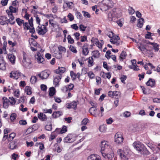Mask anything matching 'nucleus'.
Masks as SVG:
<instances>
[{
  "label": "nucleus",
  "mask_w": 160,
  "mask_h": 160,
  "mask_svg": "<svg viewBox=\"0 0 160 160\" xmlns=\"http://www.w3.org/2000/svg\"><path fill=\"white\" fill-rule=\"evenodd\" d=\"M133 146L139 152L142 154H147L149 153L148 151L145 148L143 144L139 142H135L133 143Z\"/></svg>",
  "instance_id": "f257e3e1"
},
{
  "label": "nucleus",
  "mask_w": 160,
  "mask_h": 160,
  "mask_svg": "<svg viewBox=\"0 0 160 160\" xmlns=\"http://www.w3.org/2000/svg\"><path fill=\"white\" fill-rule=\"evenodd\" d=\"M100 147L101 152H108L112 150L110 146L108 145V142L105 141L101 142Z\"/></svg>",
  "instance_id": "f03ea898"
},
{
  "label": "nucleus",
  "mask_w": 160,
  "mask_h": 160,
  "mask_svg": "<svg viewBox=\"0 0 160 160\" xmlns=\"http://www.w3.org/2000/svg\"><path fill=\"white\" fill-rule=\"evenodd\" d=\"M36 30L39 34L42 35H44L48 31L46 27L43 25H38Z\"/></svg>",
  "instance_id": "7ed1b4c3"
},
{
  "label": "nucleus",
  "mask_w": 160,
  "mask_h": 160,
  "mask_svg": "<svg viewBox=\"0 0 160 160\" xmlns=\"http://www.w3.org/2000/svg\"><path fill=\"white\" fill-rule=\"evenodd\" d=\"M76 137L75 135L69 134L64 138V142L67 143H72L75 140Z\"/></svg>",
  "instance_id": "20e7f679"
},
{
  "label": "nucleus",
  "mask_w": 160,
  "mask_h": 160,
  "mask_svg": "<svg viewBox=\"0 0 160 160\" xmlns=\"http://www.w3.org/2000/svg\"><path fill=\"white\" fill-rule=\"evenodd\" d=\"M101 153L102 156L106 159H108V160H112L114 156V154L112 150L108 152H101Z\"/></svg>",
  "instance_id": "39448f33"
},
{
  "label": "nucleus",
  "mask_w": 160,
  "mask_h": 160,
  "mask_svg": "<svg viewBox=\"0 0 160 160\" xmlns=\"http://www.w3.org/2000/svg\"><path fill=\"white\" fill-rule=\"evenodd\" d=\"M123 140L122 135L120 132L117 133L115 135V141L118 144L122 143Z\"/></svg>",
  "instance_id": "423d86ee"
},
{
  "label": "nucleus",
  "mask_w": 160,
  "mask_h": 160,
  "mask_svg": "<svg viewBox=\"0 0 160 160\" xmlns=\"http://www.w3.org/2000/svg\"><path fill=\"white\" fill-rule=\"evenodd\" d=\"M10 74V78H13L14 79L17 80L19 77L22 76V73L19 72L14 71L11 72Z\"/></svg>",
  "instance_id": "0eeeda50"
},
{
  "label": "nucleus",
  "mask_w": 160,
  "mask_h": 160,
  "mask_svg": "<svg viewBox=\"0 0 160 160\" xmlns=\"http://www.w3.org/2000/svg\"><path fill=\"white\" fill-rule=\"evenodd\" d=\"M91 42H92L95 43L96 45L99 48H102V46L104 43V42L103 40H101V42H100L98 41V39L97 38H92V39L91 40Z\"/></svg>",
  "instance_id": "6e6552de"
},
{
  "label": "nucleus",
  "mask_w": 160,
  "mask_h": 160,
  "mask_svg": "<svg viewBox=\"0 0 160 160\" xmlns=\"http://www.w3.org/2000/svg\"><path fill=\"white\" fill-rule=\"evenodd\" d=\"M78 103V102L73 101L71 103L67 104V107L68 109L73 108L76 110L77 108V104Z\"/></svg>",
  "instance_id": "1a4fd4ad"
},
{
  "label": "nucleus",
  "mask_w": 160,
  "mask_h": 160,
  "mask_svg": "<svg viewBox=\"0 0 160 160\" xmlns=\"http://www.w3.org/2000/svg\"><path fill=\"white\" fill-rule=\"evenodd\" d=\"M107 2H102L99 3L100 9L103 11H106L108 10L109 8V6L107 4Z\"/></svg>",
  "instance_id": "9d476101"
},
{
  "label": "nucleus",
  "mask_w": 160,
  "mask_h": 160,
  "mask_svg": "<svg viewBox=\"0 0 160 160\" xmlns=\"http://www.w3.org/2000/svg\"><path fill=\"white\" fill-rule=\"evenodd\" d=\"M61 75H56L54 76L53 83L55 87L58 86L59 82L62 78Z\"/></svg>",
  "instance_id": "9b49d317"
},
{
  "label": "nucleus",
  "mask_w": 160,
  "mask_h": 160,
  "mask_svg": "<svg viewBox=\"0 0 160 160\" xmlns=\"http://www.w3.org/2000/svg\"><path fill=\"white\" fill-rule=\"evenodd\" d=\"M35 58L38 63H42L44 60V58L39 52H37V54L35 55Z\"/></svg>",
  "instance_id": "f8f14e48"
},
{
  "label": "nucleus",
  "mask_w": 160,
  "mask_h": 160,
  "mask_svg": "<svg viewBox=\"0 0 160 160\" xmlns=\"http://www.w3.org/2000/svg\"><path fill=\"white\" fill-rule=\"evenodd\" d=\"M3 106L5 108H7L9 106V101L8 99L6 97H3L2 98Z\"/></svg>",
  "instance_id": "ddd939ff"
},
{
  "label": "nucleus",
  "mask_w": 160,
  "mask_h": 160,
  "mask_svg": "<svg viewBox=\"0 0 160 160\" xmlns=\"http://www.w3.org/2000/svg\"><path fill=\"white\" fill-rule=\"evenodd\" d=\"M88 44L85 43L84 44L82 47V54L85 55H87L89 53V50L88 48Z\"/></svg>",
  "instance_id": "4468645a"
},
{
  "label": "nucleus",
  "mask_w": 160,
  "mask_h": 160,
  "mask_svg": "<svg viewBox=\"0 0 160 160\" xmlns=\"http://www.w3.org/2000/svg\"><path fill=\"white\" fill-rule=\"evenodd\" d=\"M42 72V80L47 78L50 74V71L49 70H45Z\"/></svg>",
  "instance_id": "2eb2a0df"
},
{
  "label": "nucleus",
  "mask_w": 160,
  "mask_h": 160,
  "mask_svg": "<svg viewBox=\"0 0 160 160\" xmlns=\"http://www.w3.org/2000/svg\"><path fill=\"white\" fill-rule=\"evenodd\" d=\"M88 160H101L100 157L96 154H91L88 158Z\"/></svg>",
  "instance_id": "dca6fc26"
},
{
  "label": "nucleus",
  "mask_w": 160,
  "mask_h": 160,
  "mask_svg": "<svg viewBox=\"0 0 160 160\" xmlns=\"http://www.w3.org/2000/svg\"><path fill=\"white\" fill-rule=\"evenodd\" d=\"M17 141L15 140L14 141L10 142L9 144V147L11 150H13L17 148Z\"/></svg>",
  "instance_id": "f3484780"
},
{
  "label": "nucleus",
  "mask_w": 160,
  "mask_h": 160,
  "mask_svg": "<svg viewBox=\"0 0 160 160\" xmlns=\"http://www.w3.org/2000/svg\"><path fill=\"white\" fill-rule=\"evenodd\" d=\"M66 70V68L64 67H58V68L56 70L55 72L58 75H61Z\"/></svg>",
  "instance_id": "a211bd4d"
},
{
  "label": "nucleus",
  "mask_w": 160,
  "mask_h": 160,
  "mask_svg": "<svg viewBox=\"0 0 160 160\" xmlns=\"http://www.w3.org/2000/svg\"><path fill=\"white\" fill-rule=\"evenodd\" d=\"M62 112L61 111H55L52 114V116L53 118H56L62 116Z\"/></svg>",
  "instance_id": "6ab92c4d"
},
{
  "label": "nucleus",
  "mask_w": 160,
  "mask_h": 160,
  "mask_svg": "<svg viewBox=\"0 0 160 160\" xmlns=\"http://www.w3.org/2000/svg\"><path fill=\"white\" fill-rule=\"evenodd\" d=\"M118 153L120 157L122 158V160H128V158L124 154V152L122 150H118Z\"/></svg>",
  "instance_id": "aec40b11"
},
{
  "label": "nucleus",
  "mask_w": 160,
  "mask_h": 160,
  "mask_svg": "<svg viewBox=\"0 0 160 160\" xmlns=\"http://www.w3.org/2000/svg\"><path fill=\"white\" fill-rule=\"evenodd\" d=\"M7 18L5 16H1L0 17V24L1 25H4L7 23L6 21Z\"/></svg>",
  "instance_id": "412c9836"
},
{
  "label": "nucleus",
  "mask_w": 160,
  "mask_h": 160,
  "mask_svg": "<svg viewBox=\"0 0 160 160\" xmlns=\"http://www.w3.org/2000/svg\"><path fill=\"white\" fill-rule=\"evenodd\" d=\"M38 117L39 119L42 121H46L47 118L46 115L41 112L38 114Z\"/></svg>",
  "instance_id": "4be33fe9"
},
{
  "label": "nucleus",
  "mask_w": 160,
  "mask_h": 160,
  "mask_svg": "<svg viewBox=\"0 0 160 160\" xmlns=\"http://www.w3.org/2000/svg\"><path fill=\"white\" fill-rule=\"evenodd\" d=\"M146 84L148 86H150L152 87L155 86V82L153 79L150 78L146 83Z\"/></svg>",
  "instance_id": "5701e85b"
},
{
  "label": "nucleus",
  "mask_w": 160,
  "mask_h": 160,
  "mask_svg": "<svg viewBox=\"0 0 160 160\" xmlns=\"http://www.w3.org/2000/svg\"><path fill=\"white\" fill-rule=\"evenodd\" d=\"M8 58L11 63L13 64H14L16 60L15 56L12 54H8Z\"/></svg>",
  "instance_id": "b1692460"
},
{
  "label": "nucleus",
  "mask_w": 160,
  "mask_h": 160,
  "mask_svg": "<svg viewBox=\"0 0 160 160\" xmlns=\"http://www.w3.org/2000/svg\"><path fill=\"white\" fill-rule=\"evenodd\" d=\"M74 87V85L72 84H70L69 85H68L67 86H64L62 89V90H63V91H65L66 92L68 91V89H69V90H72L73 89V88Z\"/></svg>",
  "instance_id": "393cba45"
},
{
  "label": "nucleus",
  "mask_w": 160,
  "mask_h": 160,
  "mask_svg": "<svg viewBox=\"0 0 160 160\" xmlns=\"http://www.w3.org/2000/svg\"><path fill=\"white\" fill-rule=\"evenodd\" d=\"M6 69L5 63L3 59H0V69L3 70Z\"/></svg>",
  "instance_id": "a878e982"
},
{
  "label": "nucleus",
  "mask_w": 160,
  "mask_h": 160,
  "mask_svg": "<svg viewBox=\"0 0 160 160\" xmlns=\"http://www.w3.org/2000/svg\"><path fill=\"white\" fill-rule=\"evenodd\" d=\"M22 62L23 65L26 68H27L31 64L30 60L28 59H27V60H22Z\"/></svg>",
  "instance_id": "bb28decb"
},
{
  "label": "nucleus",
  "mask_w": 160,
  "mask_h": 160,
  "mask_svg": "<svg viewBox=\"0 0 160 160\" xmlns=\"http://www.w3.org/2000/svg\"><path fill=\"white\" fill-rule=\"evenodd\" d=\"M120 39V38L118 36H113V38H112L110 39V41L113 44L115 43V42L116 43V42L118 41V40H119Z\"/></svg>",
  "instance_id": "cd10ccee"
},
{
  "label": "nucleus",
  "mask_w": 160,
  "mask_h": 160,
  "mask_svg": "<svg viewBox=\"0 0 160 160\" xmlns=\"http://www.w3.org/2000/svg\"><path fill=\"white\" fill-rule=\"evenodd\" d=\"M127 56V54L126 52L123 51L119 56V59L121 61H122L123 60L126 58Z\"/></svg>",
  "instance_id": "c85d7f7f"
},
{
  "label": "nucleus",
  "mask_w": 160,
  "mask_h": 160,
  "mask_svg": "<svg viewBox=\"0 0 160 160\" xmlns=\"http://www.w3.org/2000/svg\"><path fill=\"white\" fill-rule=\"evenodd\" d=\"M144 20L143 18H139L138 20V22L137 26L138 27L141 28L143 26V23L144 22Z\"/></svg>",
  "instance_id": "c756f323"
},
{
  "label": "nucleus",
  "mask_w": 160,
  "mask_h": 160,
  "mask_svg": "<svg viewBox=\"0 0 160 160\" xmlns=\"http://www.w3.org/2000/svg\"><path fill=\"white\" fill-rule=\"evenodd\" d=\"M9 9L10 10H6V12L7 13H8L11 12H12H12L15 13L17 12L16 8L13 6H10L9 8Z\"/></svg>",
  "instance_id": "7c9ffc66"
},
{
  "label": "nucleus",
  "mask_w": 160,
  "mask_h": 160,
  "mask_svg": "<svg viewBox=\"0 0 160 160\" xmlns=\"http://www.w3.org/2000/svg\"><path fill=\"white\" fill-rule=\"evenodd\" d=\"M55 89L54 88L52 87L49 88V95L50 96H53L55 94Z\"/></svg>",
  "instance_id": "2f4dec72"
},
{
  "label": "nucleus",
  "mask_w": 160,
  "mask_h": 160,
  "mask_svg": "<svg viewBox=\"0 0 160 160\" xmlns=\"http://www.w3.org/2000/svg\"><path fill=\"white\" fill-rule=\"evenodd\" d=\"M16 136V134L14 133H11L8 137L7 139L8 141H11Z\"/></svg>",
  "instance_id": "473e14b6"
},
{
  "label": "nucleus",
  "mask_w": 160,
  "mask_h": 160,
  "mask_svg": "<svg viewBox=\"0 0 160 160\" xmlns=\"http://www.w3.org/2000/svg\"><path fill=\"white\" fill-rule=\"evenodd\" d=\"M25 91L27 95H30L32 93L31 88L29 86H26L25 88Z\"/></svg>",
  "instance_id": "72a5a7b5"
},
{
  "label": "nucleus",
  "mask_w": 160,
  "mask_h": 160,
  "mask_svg": "<svg viewBox=\"0 0 160 160\" xmlns=\"http://www.w3.org/2000/svg\"><path fill=\"white\" fill-rule=\"evenodd\" d=\"M8 131L7 129H4V136L2 138V141H5L8 138Z\"/></svg>",
  "instance_id": "f704fd0d"
},
{
  "label": "nucleus",
  "mask_w": 160,
  "mask_h": 160,
  "mask_svg": "<svg viewBox=\"0 0 160 160\" xmlns=\"http://www.w3.org/2000/svg\"><path fill=\"white\" fill-rule=\"evenodd\" d=\"M138 48L142 52L144 51L146 49L145 45L142 44L141 43H140L139 45H138Z\"/></svg>",
  "instance_id": "c9c22d12"
},
{
  "label": "nucleus",
  "mask_w": 160,
  "mask_h": 160,
  "mask_svg": "<svg viewBox=\"0 0 160 160\" xmlns=\"http://www.w3.org/2000/svg\"><path fill=\"white\" fill-rule=\"evenodd\" d=\"M16 21L18 25L19 26H21L22 24H23L24 22V20H22L19 18H17L16 19Z\"/></svg>",
  "instance_id": "e433bc0d"
},
{
  "label": "nucleus",
  "mask_w": 160,
  "mask_h": 160,
  "mask_svg": "<svg viewBox=\"0 0 160 160\" xmlns=\"http://www.w3.org/2000/svg\"><path fill=\"white\" fill-rule=\"evenodd\" d=\"M93 60L92 57H89L88 58V66L91 67L93 65Z\"/></svg>",
  "instance_id": "4c0bfd02"
},
{
  "label": "nucleus",
  "mask_w": 160,
  "mask_h": 160,
  "mask_svg": "<svg viewBox=\"0 0 160 160\" xmlns=\"http://www.w3.org/2000/svg\"><path fill=\"white\" fill-rule=\"evenodd\" d=\"M9 102L11 105H14L16 103V100L13 97H9L8 99Z\"/></svg>",
  "instance_id": "58836bf2"
},
{
  "label": "nucleus",
  "mask_w": 160,
  "mask_h": 160,
  "mask_svg": "<svg viewBox=\"0 0 160 160\" xmlns=\"http://www.w3.org/2000/svg\"><path fill=\"white\" fill-rule=\"evenodd\" d=\"M37 78L35 76H32L30 78V82L32 84H35L37 82Z\"/></svg>",
  "instance_id": "ea45409f"
},
{
  "label": "nucleus",
  "mask_w": 160,
  "mask_h": 160,
  "mask_svg": "<svg viewBox=\"0 0 160 160\" xmlns=\"http://www.w3.org/2000/svg\"><path fill=\"white\" fill-rule=\"evenodd\" d=\"M92 57L94 58H97L99 56V53L98 51H95L92 52Z\"/></svg>",
  "instance_id": "a19ab883"
},
{
  "label": "nucleus",
  "mask_w": 160,
  "mask_h": 160,
  "mask_svg": "<svg viewBox=\"0 0 160 160\" xmlns=\"http://www.w3.org/2000/svg\"><path fill=\"white\" fill-rule=\"evenodd\" d=\"M68 42L69 43L72 44L74 42V40L72 38L70 35H68L67 37Z\"/></svg>",
  "instance_id": "79ce46f5"
},
{
  "label": "nucleus",
  "mask_w": 160,
  "mask_h": 160,
  "mask_svg": "<svg viewBox=\"0 0 160 160\" xmlns=\"http://www.w3.org/2000/svg\"><path fill=\"white\" fill-rule=\"evenodd\" d=\"M82 13L83 14L84 16L85 17H87L88 18H90L91 15L88 12H86L85 11H82Z\"/></svg>",
  "instance_id": "37998d69"
},
{
  "label": "nucleus",
  "mask_w": 160,
  "mask_h": 160,
  "mask_svg": "<svg viewBox=\"0 0 160 160\" xmlns=\"http://www.w3.org/2000/svg\"><path fill=\"white\" fill-rule=\"evenodd\" d=\"M129 68L131 69H133L135 71H138L139 69L138 68V66L136 65H134L133 66H129Z\"/></svg>",
  "instance_id": "c03bdc74"
},
{
  "label": "nucleus",
  "mask_w": 160,
  "mask_h": 160,
  "mask_svg": "<svg viewBox=\"0 0 160 160\" xmlns=\"http://www.w3.org/2000/svg\"><path fill=\"white\" fill-rule=\"evenodd\" d=\"M70 76L72 78L73 80H75L76 79V74L73 71H71L70 72Z\"/></svg>",
  "instance_id": "a18cd8bd"
},
{
  "label": "nucleus",
  "mask_w": 160,
  "mask_h": 160,
  "mask_svg": "<svg viewBox=\"0 0 160 160\" xmlns=\"http://www.w3.org/2000/svg\"><path fill=\"white\" fill-rule=\"evenodd\" d=\"M120 92L117 91H113L112 98H118V96H119Z\"/></svg>",
  "instance_id": "49530a36"
},
{
  "label": "nucleus",
  "mask_w": 160,
  "mask_h": 160,
  "mask_svg": "<svg viewBox=\"0 0 160 160\" xmlns=\"http://www.w3.org/2000/svg\"><path fill=\"white\" fill-rule=\"evenodd\" d=\"M69 49L71 51L74 53H76L77 52L75 47L72 45H71L70 46Z\"/></svg>",
  "instance_id": "de8ad7c7"
},
{
  "label": "nucleus",
  "mask_w": 160,
  "mask_h": 160,
  "mask_svg": "<svg viewBox=\"0 0 160 160\" xmlns=\"http://www.w3.org/2000/svg\"><path fill=\"white\" fill-rule=\"evenodd\" d=\"M45 128L46 130L48 131H51L52 129V125L50 124L49 125H47L45 126Z\"/></svg>",
  "instance_id": "09e8293b"
},
{
  "label": "nucleus",
  "mask_w": 160,
  "mask_h": 160,
  "mask_svg": "<svg viewBox=\"0 0 160 160\" xmlns=\"http://www.w3.org/2000/svg\"><path fill=\"white\" fill-rule=\"evenodd\" d=\"M88 77L91 79H93L95 77V75L92 72H89L88 73Z\"/></svg>",
  "instance_id": "8fccbe9b"
},
{
  "label": "nucleus",
  "mask_w": 160,
  "mask_h": 160,
  "mask_svg": "<svg viewBox=\"0 0 160 160\" xmlns=\"http://www.w3.org/2000/svg\"><path fill=\"white\" fill-rule=\"evenodd\" d=\"M67 131V128L66 126H64L60 130L61 133H63Z\"/></svg>",
  "instance_id": "3c124183"
},
{
  "label": "nucleus",
  "mask_w": 160,
  "mask_h": 160,
  "mask_svg": "<svg viewBox=\"0 0 160 160\" xmlns=\"http://www.w3.org/2000/svg\"><path fill=\"white\" fill-rule=\"evenodd\" d=\"M111 53V52L110 50H108L106 52L105 56L108 59H109L111 57L110 56Z\"/></svg>",
  "instance_id": "603ef678"
},
{
  "label": "nucleus",
  "mask_w": 160,
  "mask_h": 160,
  "mask_svg": "<svg viewBox=\"0 0 160 160\" xmlns=\"http://www.w3.org/2000/svg\"><path fill=\"white\" fill-rule=\"evenodd\" d=\"M17 115L15 113H13L10 116V119L11 121H13L15 120L16 118Z\"/></svg>",
  "instance_id": "864d4df0"
},
{
  "label": "nucleus",
  "mask_w": 160,
  "mask_h": 160,
  "mask_svg": "<svg viewBox=\"0 0 160 160\" xmlns=\"http://www.w3.org/2000/svg\"><path fill=\"white\" fill-rule=\"evenodd\" d=\"M89 120L86 118L84 119L82 121L81 124L82 125H86L88 123Z\"/></svg>",
  "instance_id": "5fc2aeb1"
},
{
  "label": "nucleus",
  "mask_w": 160,
  "mask_h": 160,
  "mask_svg": "<svg viewBox=\"0 0 160 160\" xmlns=\"http://www.w3.org/2000/svg\"><path fill=\"white\" fill-rule=\"evenodd\" d=\"M87 27L85 26L83 24H80L79 25V29L80 31H84L85 30Z\"/></svg>",
  "instance_id": "6e6d98bb"
},
{
  "label": "nucleus",
  "mask_w": 160,
  "mask_h": 160,
  "mask_svg": "<svg viewBox=\"0 0 160 160\" xmlns=\"http://www.w3.org/2000/svg\"><path fill=\"white\" fill-rule=\"evenodd\" d=\"M13 92H14V96L17 97H18L19 96L20 94L19 90L18 89L17 90H15L13 89Z\"/></svg>",
  "instance_id": "4d7b16f0"
},
{
  "label": "nucleus",
  "mask_w": 160,
  "mask_h": 160,
  "mask_svg": "<svg viewBox=\"0 0 160 160\" xmlns=\"http://www.w3.org/2000/svg\"><path fill=\"white\" fill-rule=\"evenodd\" d=\"M127 79V76L126 75H123V76L121 77L120 78V79L121 80V81L122 83H123L124 84H125V81L126 79Z\"/></svg>",
  "instance_id": "13d9d810"
},
{
  "label": "nucleus",
  "mask_w": 160,
  "mask_h": 160,
  "mask_svg": "<svg viewBox=\"0 0 160 160\" xmlns=\"http://www.w3.org/2000/svg\"><path fill=\"white\" fill-rule=\"evenodd\" d=\"M23 26L24 27V29H26L27 30H28L29 29H30V26H29L28 22H24L23 24Z\"/></svg>",
  "instance_id": "bf43d9fd"
},
{
  "label": "nucleus",
  "mask_w": 160,
  "mask_h": 160,
  "mask_svg": "<svg viewBox=\"0 0 160 160\" xmlns=\"http://www.w3.org/2000/svg\"><path fill=\"white\" fill-rule=\"evenodd\" d=\"M71 27L76 31L78 30V27L76 24H74L71 25Z\"/></svg>",
  "instance_id": "052dcab7"
},
{
  "label": "nucleus",
  "mask_w": 160,
  "mask_h": 160,
  "mask_svg": "<svg viewBox=\"0 0 160 160\" xmlns=\"http://www.w3.org/2000/svg\"><path fill=\"white\" fill-rule=\"evenodd\" d=\"M68 17L69 18L70 21H72L74 20V16L71 13H69L68 14Z\"/></svg>",
  "instance_id": "680f3d73"
},
{
  "label": "nucleus",
  "mask_w": 160,
  "mask_h": 160,
  "mask_svg": "<svg viewBox=\"0 0 160 160\" xmlns=\"http://www.w3.org/2000/svg\"><path fill=\"white\" fill-rule=\"evenodd\" d=\"M81 42H84L85 41H87V36H81Z\"/></svg>",
  "instance_id": "e2e57ef3"
},
{
  "label": "nucleus",
  "mask_w": 160,
  "mask_h": 160,
  "mask_svg": "<svg viewBox=\"0 0 160 160\" xmlns=\"http://www.w3.org/2000/svg\"><path fill=\"white\" fill-rule=\"evenodd\" d=\"M7 13L8 14L10 18L9 19H10L12 21L14 19V17L13 16L12 14V13L11 12H9L8 13Z\"/></svg>",
  "instance_id": "0e129e2a"
},
{
  "label": "nucleus",
  "mask_w": 160,
  "mask_h": 160,
  "mask_svg": "<svg viewBox=\"0 0 160 160\" xmlns=\"http://www.w3.org/2000/svg\"><path fill=\"white\" fill-rule=\"evenodd\" d=\"M19 123L22 125H25L27 124L26 120H21L19 121Z\"/></svg>",
  "instance_id": "69168bd1"
},
{
  "label": "nucleus",
  "mask_w": 160,
  "mask_h": 160,
  "mask_svg": "<svg viewBox=\"0 0 160 160\" xmlns=\"http://www.w3.org/2000/svg\"><path fill=\"white\" fill-rule=\"evenodd\" d=\"M73 35L75 37L77 40H78L79 39L80 34L78 32H76L74 33Z\"/></svg>",
  "instance_id": "338daca9"
},
{
  "label": "nucleus",
  "mask_w": 160,
  "mask_h": 160,
  "mask_svg": "<svg viewBox=\"0 0 160 160\" xmlns=\"http://www.w3.org/2000/svg\"><path fill=\"white\" fill-rule=\"evenodd\" d=\"M153 47L155 52H158L159 50V45L157 43H156Z\"/></svg>",
  "instance_id": "774afa93"
}]
</instances>
